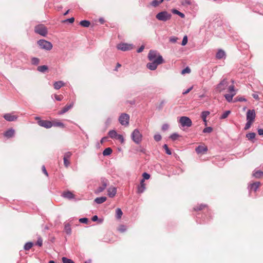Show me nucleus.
<instances>
[{
    "label": "nucleus",
    "instance_id": "f03ea898",
    "mask_svg": "<svg viewBox=\"0 0 263 263\" xmlns=\"http://www.w3.org/2000/svg\"><path fill=\"white\" fill-rule=\"evenodd\" d=\"M172 17V14L166 11H163L157 13L156 18L160 21L166 22Z\"/></svg>",
    "mask_w": 263,
    "mask_h": 263
},
{
    "label": "nucleus",
    "instance_id": "69168bd1",
    "mask_svg": "<svg viewBox=\"0 0 263 263\" xmlns=\"http://www.w3.org/2000/svg\"><path fill=\"white\" fill-rule=\"evenodd\" d=\"M237 100L240 102L246 101L247 100L242 97H237Z\"/></svg>",
    "mask_w": 263,
    "mask_h": 263
},
{
    "label": "nucleus",
    "instance_id": "423d86ee",
    "mask_svg": "<svg viewBox=\"0 0 263 263\" xmlns=\"http://www.w3.org/2000/svg\"><path fill=\"white\" fill-rule=\"evenodd\" d=\"M34 119L36 120L37 123L40 126L44 127L46 128H50L53 126V124L51 121L42 120L39 117H36Z\"/></svg>",
    "mask_w": 263,
    "mask_h": 263
},
{
    "label": "nucleus",
    "instance_id": "72a5a7b5",
    "mask_svg": "<svg viewBox=\"0 0 263 263\" xmlns=\"http://www.w3.org/2000/svg\"><path fill=\"white\" fill-rule=\"evenodd\" d=\"M172 12L174 14H177V15H179V16H180L181 18H184V17H185V15H184L183 13H182V12H180L179 11H178V10H177V9H172Z\"/></svg>",
    "mask_w": 263,
    "mask_h": 263
},
{
    "label": "nucleus",
    "instance_id": "1a4fd4ad",
    "mask_svg": "<svg viewBox=\"0 0 263 263\" xmlns=\"http://www.w3.org/2000/svg\"><path fill=\"white\" fill-rule=\"evenodd\" d=\"M229 82L226 79H223L217 86L216 89L218 92H221L227 89Z\"/></svg>",
    "mask_w": 263,
    "mask_h": 263
},
{
    "label": "nucleus",
    "instance_id": "dca6fc26",
    "mask_svg": "<svg viewBox=\"0 0 263 263\" xmlns=\"http://www.w3.org/2000/svg\"><path fill=\"white\" fill-rule=\"evenodd\" d=\"M260 185V182H255L253 183L250 184L248 186V189L249 190H253L254 192L256 191L258 188L259 187Z\"/></svg>",
    "mask_w": 263,
    "mask_h": 263
},
{
    "label": "nucleus",
    "instance_id": "f3484780",
    "mask_svg": "<svg viewBox=\"0 0 263 263\" xmlns=\"http://www.w3.org/2000/svg\"><path fill=\"white\" fill-rule=\"evenodd\" d=\"M107 192L108 196L110 198H112L116 194L117 189L115 187H110L108 189Z\"/></svg>",
    "mask_w": 263,
    "mask_h": 263
},
{
    "label": "nucleus",
    "instance_id": "9d476101",
    "mask_svg": "<svg viewBox=\"0 0 263 263\" xmlns=\"http://www.w3.org/2000/svg\"><path fill=\"white\" fill-rule=\"evenodd\" d=\"M101 185L100 186H99L97 190L96 191V193H100L101 192H102L108 185V180L105 178H102L101 179Z\"/></svg>",
    "mask_w": 263,
    "mask_h": 263
},
{
    "label": "nucleus",
    "instance_id": "0e129e2a",
    "mask_svg": "<svg viewBox=\"0 0 263 263\" xmlns=\"http://www.w3.org/2000/svg\"><path fill=\"white\" fill-rule=\"evenodd\" d=\"M74 17H71V18H67V19L65 20L64 22H68L70 23H72L74 22Z\"/></svg>",
    "mask_w": 263,
    "mask_h": 263
},
{
    "label": "nucleus",
    "instance_id": "39448f33",
    "mask_svg": "<svg viewBox=\"0 0 263 263\" xmlns=\"http://www.w3.org/2000/svg\"><path fill=\"white\" fill-rule=\"evenodd\" d=\"M34 32L43 36H46L48 33V30L44 25L39 24L35 26Z\"/></svg>",
    "mask_w": 263,
    "mask_h": 263
},
{
    "label": "nucleus",
    "instance_id": "b1692460",
    "mask_svg": "<svg viewBox=\"0 0 263 263\" xmlns=\"http://www.w3.org/2000/svg\"><path fill=\"white\" fill-rule=\"evenodd\" d=\"M107 199V198L104 196L97 197L95 199V202L98 204H101L104 202Z\"/></svg>",
    "mask_w": 263,
    "mask_h": 263
},
{
    "label": "nucleus",
    "instance_id": "bb28decb",
    "mask_svg": "<svg viewBox=\"0 0 263 263\" xmlns=\"http://www.w3.org/2000/svg\"><path fill=\"white\" fill-rule=\"evenodd\" d=\"M117 135L118 134L117 132L115 130H111L108 132V136H109L110 138L112 139H116Z\"/></svg>",
    "mask_w": 263,
    "mask_h": 263
},
{
    "label": "nucleus",
    "instance_id": "4d7b16f0",
    "mask_svg": "<svg viewBox=\"0 0 263 263\" xmlns=\"http://www.w3.org/2000/svg\"><path fill=\"white\" fill-rule=\"evenodd\" d=\"M54 98L56 100L60 101L63 99V97L62 95H54Z\"/></svg>",
    "mask_w": 263,
    "mask_h": 263
},
{
    "label": "nucleus",
    "instance_id": "58836bf2",
    "mask_svg": "<svg viewBox=\"0 0 263 263\" xmlns=\"http://www.w3.org/2000/svg\"><path fill=\"white\" fill-rule=\"evenodd\" d=\"M231 111L230 110H227L224 111L220 117L221 119H224L227 118V117L230 115Z\"/></svg>",
    "mask_w": 263,
    "mask_h": 263
},
{
    "label": "nucleus",
    "instance_id": "338daca9",
    "mask_svg": "<svg viewBox=\"0 0 263 263\" xmlns=\"http://www.w3.org/2000/svg\"><path fill=\"white\" fill-rule=\"evenodd\" d=\"M257 132L259 135L263 136V129L262 128H258L257 129Z\"/></svg>",
    "mask_w": 263,
    "mask_h": 263
},
{
    "label": "nucleus",
    "instance_id": "0eeeda50",
    "mask_svg": "<svg viewBox=\"0 0 263 263\" xmlns=\"http://www.w3.org/2000/svg\"><path fill=\"white\" fill-rule=\"evenodd\" d=\"M179 122L181 124L182 127H191L192 125V120L190 119V118L186 116L180 117Z\"/></svg>",
    "mask_w": 263,
    "mask_h": 263
},
{
    "label": "nucleus",
    "instance_id": "8fccbe9b",
    "mask_svg": "<svg viewBox=\"0 0 263 263\" xmlns=\"http://www.w3.org/2000/svg\"><path fill=\"white\" fill-rule=\"evenodd\" d=\"M71 155H72L71 152H67L65 153L63 158H65L66 159H68L70 158V157L71 156Z\"/></svg>",
    "mask_w": 263,
    "mask_h": 263
},
{
    "label": "nucleus",
    "instance_id": "4c0bfd02",
    "mask_svg": "<svg viewBox=\"0 0 263 263\" xmlns=\"http://www.w3.org/2000/svg\"><path fill=\"white\" fill-rule=\"evenodd\" d=\"M63 263H74V261L66 257H63L62 258Z\"/></svg>",
    "mask_w": 263,
    "mask_h": 263
},
{
    "label": "nucleus",
    "instance_id": "6e6552de",
    "mask_svg": "<svg viewBox=\"0 0 263 263\" xmlns=\"http://www.w3.org/2000/svg\"><path fill=\"white\" fill-rule=\"evenodd\" d=\"M129 116L126 113H122L119 118V122L122 125L127 126L129 124Z\"/></svg>",
    "mask_w": 263,
    "mask_h": 263
},
{
    "label": "nucleus",
    "instance_id": "79ce46f5",
    "mask_svg": "<svg viewBox=\"0 0 263 263\" xmlns=\"http://www.w3.org/2000/svg\"><path fill=\"white\" fill-rule=\"evenodd\" d=\"M52 124H53V126H59V127H61L62 128H64L65 126L64 124L63 123L60 122H56L54 123H52Z\"/></svg>",
    "mask_w": 263,
    "mask_h": 263
},
{
    "label": "nucleus",
    "instance_id": "de8ad7c7",
    "mask_svg": "<svg viewBox=\"0 0 263 263\" xmlns=\"http://www.w3.org/2000/svg\"><path fill=\"white\" fill-rule=\"evenodd\" d=\"M163 148L165 150V153L167 155H171L172 152H171V150L169 149V148L168 147V146H167V145L166 144H164L163 145Z\"/></svg>",
    "mask_w": 263,
    "mask_h": 263
},
{
    "label": "nucleus",
    "instance_id": "603ef678",
    "mask_svg": "<svg viewBox=\"0 0 263 263\" xmlns=\"http://www.w3.org/2000/svg\"><path fill=\"white\" fill-rule=\"evenodd\" d=\"M191 72V69L189 67H187L181 71L182 74L189 73Z\"/></svg>",
    "mask_w": 263,
    "mask_h": 263
},
{
    "label": "nucleus",
    "instance_id": "9b49d317",
    "mask_svg": "<svg viewBox=\"0 0 263 263\" xmlns=\"http://www.w3.org/2000/svg\"><path fill=\"white\" fill-rule=\"evenodd\" d=\"M117 47L118 49L125 51L132 50L133 48V45L131 44L122 43L119 44Z\"/></svg>",
    "mask_w": 263,
    "mask_h": 263
},
{
    "label": "nucleus",
    "instance_id": "a878e982",
    "mask_svg": "<svg viewBox=\"0 0 263 263\" xmlns=\"http://www.w3.org/2000/svg\"><path fill=\"white\" fill-rule=\"evenodd\" d=\"M48 69V67L46 65L39 66L37 68V70L41 72H45Z\"/></svg>",
    "mask_w": 263,
    "mask_h": 263
},
{
    "label": "nucleus",
    "instance_id": "c9c22d12",
    "mask_svg": "<svg viewBox=\"0 0 263 263\" xmlns=\"http://www.w3.org/2000/svg\"><path fill=\"white\" fill-rule=\"evenodd\" d=\"M262 175H263V172L260 171H254L253 176L255 178H259Z\"/></svg>",
    "mask_w": 263,
    "mask_h": 263
},
{
    "label": "nucleus",
    "instance_id": "c85d7f7f",
    "mask_svg": "<svg viewBox=\"0 0 263 263\" xmlns=\"http://www.w3.org/2000/svg\"><path fill=\"white\" fill-rule=\"evenodd\" d=\"M122 215H123V212H122V210H121V209L117 208L116 210V218L118 219H119L121 218V216H122Z\"/></svg>",
    "mask_w": 263,
    "mask_h": 263
},
{
    "label": "nucleus",
    "instance_id": "13d9d810",
    "mask_svg": "<svg viewBox=\"0 0 263 263\" xmlns=\"http://www.w3.org/2000/svg\"><path fill=\"white\" fill-rule=\"evenodd\" d=\"M79 222L83 223H87L88 220L87 218H82L79 219Z\"/></svg>",
    "mask_w": 263,
    "mask_h": 263
},
{
    "label": "nucleus",
    "instance_id": "393cba45",
    "mask_svg": "<svg viewBox=\"0 0 263 263\" xmlns=\"http://www.w3.org/2000/svg\"><path fill=\"white\" fill-rule=\"evenodd\" d=\"M64 231L67 234L70 235L71 233V229L70 227V224L69 223H67L65 224L64 226Z\"/></svg>",
    "mask_w": 263,
    "mask_h": 263
},
{
    "label": "nucleus",
    "instance_id": "3c124183",
    "mask_svg": "<svg viewBox=\"0 0 263 263\" xmlns=\"http://www.w3.org/2000/svg\"><path fill=\"white\" fill-rule=\"evenodd\" d=\"M178 40V38L176 36H172L170 37L169 41L170 42L175 43Z\"/></svg>",
    "mask_w": 263,
    "mask_h": 263
},
{
    "label": "nucleus",
    "instance_id": "680f3d73",
    "mask_svg": "<svg viewBox=\"0 0 263 263\" xmlns=\"http://www.w3.org/2000/svg\"><path fill=\"white\" fill-rule=\"evenodd\" d=\"M63 161L64 165L66 167H68L70 164V162L68 161V159H66L65 158H63Z\"/></svg>",
    "mask_w": 263,
    "mask_h": 263
},
{
    "label": "nucleus",
    "instance_id": "49530a36",
    "mask_svg": "<svg viewBox=\"0 0 263 263\" xmlns=\"http://www.w3.org/2000/svg\"><path fill=\"white\" fill-rule=\"evenodd\" d=\"M154 138L156 141L158 142L161 140L162 137L160 134H158L154 135Z\"/></svg>",
    "mask_w": 263,
    "mask_h": 263
},
{
    "label": "nucleus",
    "instance_id": "e2e57ef3",
    "mask_svg": "<svg viewBox=\"0 0 263 263\" xmlns=\"http://www.w3.org/2000/svg\"><path fill=\"white\" fill-rule=\"evenodd\" d=\"M42 171L43 172V173L46 176H48V173L47 172V171H46V168H45V166L44 165H43L42 167Z\"/></svg>",
    "mask_w": 263,
    "mask_h": 263
},
{
    "label": "nucleus",
    "instance_id": "ea45409f",
    "mask_svg": "<svg viewBox=\"0 0 263 263\" xmlns=\"http://www.w3.org/2000/svg\"><path fill=\"white\" fill-rule=\"evenodd\" d=\"M227 89H228V91L229 92H230L231 93H235L234 85H231L230 86L228 85Z\"/></svg>",
    "mask_w": 263,
    "mask_h": 263
},
{
    "label": "nucleus",
    "instance_id": "a18cd8bd",
    "mask_svg": "<svg viewBox=\"0 0 263 263\" xmlns=\"http://www.w3.org/2000/svg\"><path fill=\"white\" fill-rule=\"evenodd\" d=\"M213 130V128L211 127H207L203 129V133H210Z\"/></svg>",
    "mask_w": 263,
    "mask_h": 263
},
{
    "label": "nucleus",
    "instance_id": "f8f14e48",
    "mask_svg": "<svg viewBox=\"0 0 263 263\" xmlns=\"http://www.w3.org/2000/svg\"><path fill=\"white\" fill-rule=\"evenodd\" d=\"M256 117L255 110L254 109H249L247 112V121L254 122Z\"/></svg>",
    "mask_w": 263,
    "mask_h": 263
},
{
    "label": "nucleus",
    "instance_id": "20e7f679",
    "mask_svg": "<svg viewBox=\"0 0 263 263\" xmlns=\"http://www.w3.org/2000/svg\"><path fill=\"white\" fill-rule=\"evenodd\" d=\"M37 44L41 49L47 51L50 50L53 47L51 42L45 40H40Z\"/></svg>",
    "mask_w": 263,
    "mask_h": 263
},
{
    "label": "nucleus",
    "instance_id": "e433bc0d",
    "mask_svg": "<svg viewBox=\"0 0 263 263\" xmlns=\"http://www.w3.org/2000/svg\"><path fill=\"white\" fill-rule=\"evenodd\" d=\"M33 246V243L32 242H29L26 243L24 247V248L25 250H29Z\"/></svg>",
    "mask_w": 263,
    "mask_h": 263
},
{
    "label": "nucleus",
    "instance_id": "5701e85b",
    "mask_svg": "<svg viewBox=\"0 0 263 263\" xmlns=\"http://www.w3.org/2000/svg\"><path fill=\"white\" fill-rule=\"evenodd\" d=\"M210 115V112L209 111H203L201 113V118L204 122L205 125H206V117Z\"/></svg>",
    "mask_w": 263,
    "mask_h": 263
},
{
    "label": "nucleus",
    "instance_id": "c03bdc74",
    "mask_svg": "<svg viewBox=\"0 0 263 263\" xmlns=\"http://www.w3.org/2000/svg\"><path fill=\"white\" fill-rule=\"evenodd\" d=\"M179 135L177 133H173V134H172L171 136H170V138L173 140V141H175L176 140L178 137H179Z\"/></svg>",
    "mask_w": 263,
    "mask_h": 263
},
{
    "label": "nucleus",
    "instance_id": "7ed1b4c3",
    "mask_svg": "<svg viewBox=\"0 0 263 263\" xmlns=\"http://www.w3.org/2000/svg\"><path fill=\"white\" fill-rule=\"evenodd\" d=\"M133 141L137 144L141 143L142 140V135L138 129H135L131 134Z\"/></svg>",
    "mask_w": 263,
    "mask_h": 263
},
{
    "label": "nucleus",
    "instance_id": "774afa93",
    "mask_svg": "<svg viewBox=\"0 0 263 263\" xmlns=\"http://www.w3.org/2000/svg\"><path fill=\"white\" fill-rule=\"evenodd\" d=\"M144 45H142L138 50H137V52L138 53H140V52H141L142 51H143V50H144Z\"/></svg>",
    "mask_w": 263,
    "mask_h": 263
},
{
    "label": "nucleus",
    "instance_id": "ddd939ff",
    "mask_svg": "<svg viewBox=\"0 0 263 263\" xmlns=\"http://www.w3.org/2000/svg\"><path fill=\"white\" fill-rule=\"evenodd\" d=\"M3 117L8 121H14L17 119V116L12 113L6 114L4 115Z\"/></svg>",
    "mask_w": 263,
    "mask_h": 263
},
{
    "label": "nucleus",
    "instance_id": "412c9836",
    "mask_svg": "<svg viewBox=\"0 0 263 263\" xmlns=\"http://www.w3.org/2000/svg\"><path fill=\"white\" fill-rule=\"evenodd\" d=\"M225 56H226L225 52L222 49L218 50L216 54V58L217 59H221L224 58Z\"/></svg>",
    "mask_w": 263,
    "mask_h": 263
},
{
    "label": "nucleus",
    "instance_id": "aec40b11",
    "mask_svg": "<svg viewBox=\"0 0 263 263\" xmlns=\"http://www.w3.org/2000/svg\"><path fill=\"white\" fill-rule=\"evenodd\" d=\"M62 196L68 199H72L74 198V195L70 191L65 192L63 193Z\"/></svg>",
    "mask_w": 263,
    "mask_h": 263
},
{
    "label": "nucleus",
    "instance_id": "6ab92c4d",
    "mask_svg": "<svg viewBox=\"0 0 263 263\" xmlns=\"http://www.w3.org/2000/svg\"><path fill=\"white\" fill-rule=\"evenodd\" d=\"M73 106V103H71L69 105H66L64 107H63L60 111L59 114L62 115L68 111L70 108H71Z\"/></svg>",
    "mask_w": 263,
    "mask_h": 263
},
{
    "label": "nucleus",
    "instance_id": "a19ab883",
    "mask_svg": "<svg viewBox=\"0 0 263 263\" xmlns=\"http://www.w3.org/2000/svg\"><path fill=\"white\" fill-rule=\"evenodd\" d=\"M252 123H253V122L247 121V123L245 124L244 129L247 130V129H249Z\"/></svg>",
    "mask_w": 263,
    "mask_h": 263
},
{
    "label": "nucleus",
    "instance_id": "7c9ffc66",
    "mask_svg": "<svg viewBox=\"0 0 263 263\" xmlns=\"http://www.w3.org/2000/svg\"><path fill=\"white\" fill-rule=\"evenodd\" d=\"M256 136V134L255 133H250L246 135V137L250 140H252L253 142H254L253 140L255 139Z\"/></svg>",
    "mask_w": 263,
    "mask_h": 263
},
{
    "label": "nucleus",
    "instance_id": "c756f323",
    "mask_svg": "<svg viewBox=\"0 0 263 263\" xmlns=\"http://www.w3.org/2000/svg\"><path fill=\"white\" fill-rule=\"evenodd\" d=\"M112 152V149L110 147H107L105 148L103 152V155L104 156H109Z\"/></svg>",
    "mask_w": 263,
    "mask_h": 263
},
{
    "label": "nucleus",
    "instance_id": "2eb2a0df",
    "mask_svg": "<svg viewBox=\"0 0 263 263\" xmlns=\"http://www.w3.org/2000/svg\"><path fill=\"white\" fill-rule=\"evenodd\" d=\"M145 189H146V187H145V184L144 182V179H142L140 181V185H138V186L137 192L139 194H141L144 192Z\"/></svg>",
    "mask_w": 263,
    "mask_h": 263
},
{
    "label": "nucleus",
    "instance_id": "2f4dec72",
    "mask_svg": "<svg viewBox=\"0 0 263 263\" xmlns=\"http://www.w3.org/2000/svg\"><path fill=\"white\" fill-rule=\"evenodd\" d=\"M163 0H153L151 3V6L156 7L158 6L160 4L162 3Z\"/></svg>",
    "mask_w": 263,
    "mask_h": 263
},
{
    "label": "nucleus",
    "instance_id": "a211bd4d",
    "mask_svg": "<svg viewBox=\"0 0 263 263\" xmlns=\"http://www.w3.org/2000/svg\"><path fill=\"white\" fill-rule=\"evenodd\" d=\"M195 151L196 153L198 154L204 153V152H206L208 151V148L206 146H205L199 145L196 148Z\"/></svg>",
    "mask_w": 263,
    "mask_h": 263
},
{
    "label": "nucleus",
    "instance_id": "5fc2aeb1",
    "mask_svg": "<svg viewBox=\"0 0 263 263\" xmlns=\"http://www.w3.org/2000/svg\"><path fill=\"white\" fill-rule=\"evenodd\" d=\"M116 139L119 140L121 143H123L124 139L122 135L118 134L117 136L116 137Z\"/></svg>",
    "mask_w": 263,
    "mask_h": 263
},
{
    "label": "nucleus",
    "instance_id": "4be33fe9",
    "mask_svg": "<svg viewBox=\"0 0 263 263\" xmlns=\"http://www.w3.org/2000/svg\"><path fill=\"white\" fill-rule=\"evenodd\" d=\"M64 85V83L62 81L55 82L53 84L54 89L58 90Z\"/></svg>",
    "mask_w": 263,
    "mask_h": 263
},
{
    "label": "nucleus",
    "instance_id": "f704fd0d",
    "mask_svg": "<svg viewBox=\"0 0 263 263\" xmlns=\"http://www.w3.org/2000/svg\"><path fill=\"white\" fill-rule=\"evenodd\" d=\"M80 24L83 27H88L89 26L90 23V22L88 21L83 20L80 22Z\"/></svg>",
    "mask_w": 263,
    "mask_h": 263
},
{
    "label": "nucleus",
    "instance_id": "864d4df0",
    "mask_svg": "<svg viewBox=\"0 0 263 263\" xmlns=\"http://www.w3.org/2000/svg\"><path fill=\"white\" fill-rule=\"evenodd\" d=\"M187 43V37L186 35H185L182 40L181 45L182 46H185Z\"/></svg>",
    "mask_w": 263,
    "mask_h": 263
},
{
    "label": "nucleus",
    "instance_id": "bf43d9fd",
    "mask_svg": "<svg viewBox=\"0 0 263 263\" xmlns=\"http://www.w3.org/2000/svg\"><path fill=\"white\" fill-rule=\"evenodd\" d=\"M169 128V125L168 124H164L162 126V130L163 131L167 130Z\"/></svg>",
    "mask_w": 263,
    "mask_h": 263
},
{
    "label": "nucleus",
    "instance_id": "f257e3e1",
    "mask_svg": "<svg viewBox=\"0 0 263 263\" xmlns=\"http://www.w3.org/2000/svg\"><path fill=\"white\" fill-rule=\"evenodd\" d=\"M150 62L146 64V67L151 70H155L158 66L164 62L162 55L156 50H151L147 55Z\"/></svg>",
    "mask_w": 263,
    "mask_h": 263
},
{
    "label": "nucleus",
    "instance_id": "4468645a",
    "mask_svg": "<svg viewBox=\"0 0 263 263\" xmlns=\"http://www.w3.org/2000/svg\"><path fill=\"white\" fill-rule=\"evenodd\" d=\"M15 134V130L13 128H10L8 130H6L4 134V135L5 137L7 138H10L13 137H14Z\"/></svg>",
    "mask_w": 263,
    "mask_h": 263
},
{
    "label": "nucleus",
    "instance_id": "37998d69",
    "mask_svg": "<svg viewBox=\"0 0 263 263\" xmlns=\"http://www.w3.org/2000/svg\"><path fill=\"white\" fill-rule=\"evenodd\" d=\"M206 206V205L203 204H201L199 206L194 208V209L195 211H200Z\"/></svg>",
    "mask_w": 263,
    "mask_h": 263
},
{
    "label": "nucleus",
    "instance_id": "09e8293b",
    "mask_svg": "<svg viewBox=\"0 0 263 263\" xmlns=\"http://www.w3.org/2000/svg\"><path fill=\"white\" fill-rule=\"evenodd\" d=\"M126 230V228L124 225H120L118 228V231L121 232H124Z\"/></svg>",
    "mask_w": 263,
    "mask_h": 263
},
{
    "label": "nucleus",
    "instance_id": "6e6d98bb",
    "mask_svg": "<svg viewBox=\"0 0 263 263\" xmlns=\"http://www.w3.org/2000/svg\"><path fill=\"white\" fill-rule=\"evenodd\" d=\"M142 176L143 177V179L144 180H147L149 178H150V175L147 173H144L143 174H142Z\"/></svg>",
    "mask_w": 263,
    "mask_h": 263
},
{
    "label": "nucleus",
    "instance_id": "052dcab7",
    "mask_svg": "<svg viewBox=\"0 0 263 263\" xmlns=\"http://www.w3.org/2000/svg\"><path fill=\"white\" fill-rule=\"evenodd\" d=\"M193 88V86H192L191 87H190L189 88H188L187 89L184 90L182 92V94L183 95H186L187 93H188L190 91H191L192 90V89Z\"/></svg>",
    "mask_w": 263,
    "mask_h": 263
},
{
    "label": "nucleus",
    "instance_id": "cd10ccee",
    "mask_svg": "<svg viewBox=\"0 0 263 263\" xmlns=\"http://www.w3.org/2000/svg\"><path fill=\"white\" fill-rule=\"evenodd\" d=\"M235 94L236 93L226 94L224 95V97L229 102H230L232 101L233 97L235 95Z\"/></svg>",
    "mask_w": 263,
    "mask_h": 263
},
{
    "label": "nucleus",
    "instance_id": "473e14b6",
    "mask_svg": "<svg viewBox=\"0 0 263 263\" xmlns=\"http://www.w3.org/2000/svg\"><path fill=\"white\" fill-rule=\"evenodd\" d=\"M43 245V239L40 236L37 237V240L35 243H34V246H37L40 247Z\"/></svg>",
    "mask_w": 263,
    "mask_h": 263
}]
</instances>
